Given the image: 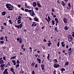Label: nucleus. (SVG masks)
Wrapping results in <instances>:
<instances>
[{
    "label": "nucleus",
    "mask_w": 74,
    "mask_h": 74,
    "mask_svg": "<svg viewBox=\"0 0 74 74\" xmlns=\"http://www.w3.org/2000/svg\"><path fill=\"white\" fill-rule=\"evenodd\" d=\"M5 6H6V8H8V10L9 11H12L14 9V8L12 5L10 4H7Z\"/></svg>",
    "instance_id": "obj_1"
},
{
    "label": "nucleus",
    "mask_w": 74,
    "mask_h": 74,
    "mask_svg": "<svg viewBox=\"0 0 74 74\" xmlns=\"http://www.w3.org/2000/svg\"><path fill=\"white\" fill-rule=\"evenodd\" d=\"M68 41L69 42L73 41V38L72 37V36L71 35H69L68 36Z\"/></svg>",
    "instance_id": "obj_2"
},
{
    "label": "nucleus",
    "mask_w": 74,
    "mask_h": 74,
    "mask_svg": "<svg viewBox=\"0 0 74 74\" xmlns=\"http://www.w3.org/2000/svg\"><path fill=\"white\" fill-rule=\"evenodd\" d=\"M32 10H29V9H25V11L26 12H28V13H30V12H32V11H34L33 10V7H32L31 6Z\"/></svg>",
    "instance_id": "obj_3"
},
{
    "label": "nucleus",
    "mask_w": 74,
    "mask_h": 74,
    "mask_svg": "<svg viewBox=\"0 0 74 74\" xmlns=\"http://www.w3.org/2000/svg\"><path fill=\"white\" fill-rule=\"evenodd\" d=\"M23 25V22H22L20 24L18 25H15L14 26L15 27H18V29H21V28L22 27Z\"/></svg>",
    "instance_id": "obj_4"
},
{
    "label": "nucleus",
    "mask_w": 74,
    "mask_h": 74,
    "mask_svg": "<svg viewBox=\"0 0 74 74\" xmlns=\"http://www.w3.org/2000/svg\"><path fill=\"white\" fill-rule=\"evenodd\" d=\"M53 67L55 69H58L59 67H60L61 66L57 63H53Z\"/></svg>",
    "instance_id": "obj_5"
},
{
    "label": "nucleus",
    "mask_w": 74,
    "mask_h": 74,
    "mask_svg": "<svg viewBox=\"0 0 74 74\" xmlns=\"http://www.w3.org/2000/svg\"><path fill=\"white\" fill-rule=\"evenodd\" d=\"M17 41L18 42H19V44H22L23 43V41L22 40V38H17Z\"/></svg>",
    "instance_id": "obj_6"
},
{
    "label": "nucleus",
    "mask_w": 74,
    "mask_h": 74,
    "mask_svg": "<svg viewBox=\"0 0 74 74\" xmlns=\"http://www.w3.org/2000/svg\"><path fill=\"white\" fill-rule=\"evenodd\" d=\"M29 13L30 14V15H31V16L34 17V16L35 15V13H34V11H32L31 12Z\"/></svg>",
    "instance_id": "obj_7"
},
{
    "label": "nucleus",
    "mask_w": 74,
    "mask_h": 74,
    "mask_svg": "<svg viewBox=\"0 0 74 74\" xmlns=\"http://www.w3.org/2000/svg\"><path fill=\"white\" fill-rule=\"evenodd\" d=\"M41 68L42 69V70H43L42 71L43 72V73H45V70H45V68H44V67H45V65L43 64H42L41 65Z\"/></svg>",
    "instance_id": "obj_8"
},
{
    "label": "nucleus",
    "mask_w": 74,
    "mask_h": 74,
    "mask_svg": "<svg viewBox=\"0 0 74 74\" xmlns=\"http://www.w3.org/2000/svg\"><path fill=\"white\" fill-rule=\"evenodd\" d=\"M67 6H68L67 7V9L68 10H70V7H71V3L70 2L69 3Z\"/></svg>",
    "instance_id": "obj_9"
},
{
    "label": "nucleus",
    "mask_w": 74,
    "mask_h": 74,
    "mask_svg": "<svg viewBox=\"0 0 74 74\" xmlns=\"http://www.w3.org/2000/svg\"><path fill=\"white\" fill-rule=\"evenodd\" d=\"M8 69L7 68L5 69L4 71L3 72V74H8Z\"/></svg>",
    "instance_id": "obj_10"
},
{
    "label": "nucleus",
    "mask_w": 74,
    "mask_h": 74,
    "mask_svg": "<svg viewBox=\"0 0 74 74\" xmlns=\"http://www.w3.org/2000/svg\"><path fill=\"white\" fill-rule=\"evenodd\" d=\"M34 20L35 21H36V22H39L40 21H39V20L37 18V17L35 16V18H34Z\"/></svg>",
    "instance_id": "obj_11"
},
{
    "label": "nucleus",
    "mask_w": 74,
    "mask_h": 74,
    "mask_svg": "<svg viewBox=\"0 0 74 74\" xmlns=\"http://www.w3.org/2000/svg\"><path fill=\"white\" fill-rule=\"evenodd\" d=\"M3 59V58H0V64H1L4 63V61Z\"/></svg>",
    "instance_id": "obj_12"
},
{
    "label": "nucleus",
    "mask_w": 74,
    "mask_h": 74,
    "mask_svg": "<svg viewBox=\"0 0 74 74\" xmlns=\"http://www.w3.org/2000/svg\"><path fill=\"white\" fill-rule=\"evenodd\" d=\"M63 21L64 23H67V18H63Z\"/></svg>",
    "instance_id": "obj_13"
},
{
    "label": "nucleus",
    "mask_w": 74,
    "mask_h": 74,
    "mask_svg": "<svg viewBox=\"0 0 74 74\" xmlns=\"http://www.w3.org/2000/svg\"><path fill=\"white\" fill-rule=\"evenodd\" d=\"M58 60L57 59H54L53 60V62L54 63H56L58 62Z\"/></svg>",
    "instance_id": "obj_14"
},
{
    "label": "nucleus",
    "mask_w": 74,
    "mask_h": 74,
    "mask_svg": "<svg viewBox=\"0 0 74 74\" xmlns=\"http://www.w3.org/2000/svg\"><path fill=\"white\" fill-rule=\"evenodd\" d=\"M60 71H62L61 73H63V71H66V70L64 68H62V69H60Z\"/></svg>",
    "instance_id": "obj_15"
},
{
    "label": "nucleus",
    "mask_w": 74,
    "mask_h": 74,
    "mask_svg": "<svg viewBox=\"0 0 74 74\" xmlns=\"http://www.w3.org/2000/svg\"><path fill=\"white\" fill-rule=\"evenodd\" d=\"M35 64H36L35 63V62H34V61L32 62L31 64V66H32V67H34Z\"/></svg>",
    "instance_id": "obj_16"
},
{
    "label": "nucleus",
    "mask_w": 74,
    "mask_h": 74,
    "mask_svg": "<svg viewBox=\"0 0 74 74\" xmlns=\"http://www.w3.org/2000/svg\"><path fill=\"white\" fill-rule=\"evenodd\" d=\"M64 29L65 31L69 29V27L67 26H65L64 28Z\"/></svg>",
    "instance_id": "obj_17"
},
{
    "label": "nucleus",
    "mask_w": 74,
    "mask_h": 74,
    "mask_svg": "<svg viewBox=\"0 0 74 74\" xmlns=\"http://www.w3.org/2000/svg\"><path fill=\"white\" fill-rule=\"evenodd\" d=\"M37 5L38 6V7H39L40 8L42 7V6H41V4H40V3H38V2H37Z\"/></svg>",
    "instance_id": "obj_18"
},
{
    "label": "nucleus",
    "mask_w": 74,
    "mask_h": 74,
    "mask_svg": "<svg viewBox=\"0 0 74 74\" xmlns=\"http://www.w3.org/2000/svg\"><path fill=\"white\" fill-rule=\"evenodd\" d=\"M33 4L32 5L33 7H36L37 6V3L36 2L33 3Z\"/></svg>",
    "instance_id": "obj_19"
},
{
    "label": "nucleus",
    "mask_w": 74,
    "mask_h": 74,
    "mask_svg": "<svg viewBox=\"0 0 74 74\" xmlns=\"http://www.w3.org/2000/svg\"><path fill=\"white\" fill-rule=\"evenodd\" d=\"M61 4L62 5L63 7H64V6H65V5H66V3H65L64 2V1H62Z\"/></svg>",
    "instance_id": "obj_20"
},
{
    "label": "nucleus",
    "mask_w": 74,
    "mask_h": 74,
    "mask_svg": "<svg viewBox=\"0 0 74 74\" xmlns=\"http://www.w3.org/2000/svg\"><path fill=\"white\" fill-rule=\"evenodd\" d=\"M21 19H18V21H17V24H20L21 23H22V22H21Z\"/></svg>",
    "instance_id": "obj_21"
},
{
    "label": "nucleus",
    "mask_w": 74,
    "mask_h": 74,
    "mask_svg": "<svg viewBox=\"0 0 74 74\" xmlns=\"http://www.w3.org/2000/svg\"><path fill=\"white\" fill-rule=\"evenodd\" d=\"M54 30H55L56 32H57V33H59L58 31V27H56L54 28Z\"/></svg>",
    "instance_id": "obj_22"
},
{
    "label": "nucleus",
    "mask_w": 74,
    "mask_h": 74,
    "mask_svg": "<svg viewBox=\"0 0 74 74\" xmlns=\"http://www.w3.org/2000/svg\"><path fill=\"white\" fill-rule=\"evenodd\" d=\"M3 60H5V61H6V60H7L6 59V57H5L4 56V55L3 56Z\"/></svg>",
    "instance_id": "obj_23"
},
{
    "label": "nucleus",
    "mask_w": 74,
    "mask_h": 74,
    "mask_svg": "<svg viewBox=\"0 0 74 74\" xmlns=\"http://www.w3.org/2000/svg\"><path fill=\"white\" fill-rule=\"evenodd\" d=\"M5 14H6V12H5L4 11L2 12V14L3 16H4Z\"/></svg>",
    "instance_id": "obj_24"
},
{
    "label": "nucleus",
    "mask_w": 74,
    "mask_h": 74,
    "mask_svg": "<svg viewBox=\"0 0 74 74\" xmlns=\"http://www.w3.org/2000/svg\"><path fill=\"white\" fill-rule=\"evenodd\" d=\"M37 61H38V62L39 63H41V60H40V59H39L38 58H37Z\"/></svg>",
    "instance_id": "obj_25"
},
{
    "label": "nucleus",
    "mask_w": 74,
    "mask_h": 74,
    "mask_svg": "<svg viewBox=\"0 0 74 74\" xmlns=\"http://www.w3.org/2000/svg\"><path fill=\"white\" fill-rule=\"evenodd\" d=\"M68 53L69 54H70V51H71V48H70L68 50Z\"/></svg>",
    "instance_id": "obj_26"
},
{
    "label": "nucleus",
    "mask_w": 74,
    "mask_h": 74,
    "mask_svg": "<svg viewBox=\"0 0 74 74\" xmlns=\"http://www.w3.org/2000/svg\"><path fill=\"white\" fill-rule=\"evenodd\" d=\"M16 69H18V67H19V64H17L16 66Z\"/></svg>",
    "instance_id": "obj_27"
},
{
    "label": "nucleus",
    "mask_w": 74,
    "mask_h": 74,
    "mask_svg": "<svg viewBox=\"0 0 74 74\" xmlns=\"http://www.w3.org/2000/svg\"><path fill=\"white\" fill-rule=\"evenodd\" d=\"M48 19L49 20L48 21V23H49V22H50V21H51V18H50V17H49V16H48Z\"/></svg>",
    "instance_id": "obj_28"
},
{
    "label": "nucleus",
    "mask_w": 74,
    "mask_h": 74,
    "mask_svg": "<svg viewBox=\"0 0 74 74\" xmlns=\"http://www.w3.org/2000/svg\"><path fill=\"white\" fill-rule=\"evenodd\" d=\"M16 58V56H13L10 58V59H15V58Z\"/></svg>",
    "instance_id": "obj_29"
},
{
    "label": "nucleus",
    "mask_w": 74,
    "mask_h": 74,
    "mask_svg": "<svg viewBox=\"0 0 74 74\" xmlns=\"http://www.w3.org/2000/svg\"><path fill=\"white\" fill-rule=\"evenodd\" d=\"M14 70L13 68L12 67L10 69V71H11L12 73L13 72H14Z\"/></svg>",
    "instance_id": "obj_30"
},
{
    "label": "nucleus",
    "mask_w": 74,
    "mask_h": 74,
    "mask_svg": "<svg viewBox=\"0 0 74 74\" xmlns=\"http://www.w3.org/2000/svg\"><path fill=\"white\" fill-rule=\"evenodd\" d=\"M9 22L10 24H11V25H12V21H11V20H9Z\"/></svg>",
    "instance_id": "obj_31"
},
{
    "label": "nucleus",
    "mask_w": 74,
    "mask_h": 74,
    "mask_svg": "<svg viewBox=\"0 0 74 74\" xmlns=\"http://www.w3.org/2000/svg\"><path fill=\"white\" fill-rule=\"evenodd\" d=\"M27 8H28V9H31V8H32V6H27Z\"/></svg>",
    "instance_id": "obj_32"
},
{
    "label": "nucleus",
    "mask_w": 74,
    "mask_h": 74,
    "mask_svg": "<svg viewBox=\"0 0 74 74\" xmlns=\"http://www.w3.org/2000/svg\"><path fill=\"white\" fill-rule=\"evenodd\" d=\"M20 63V62L19 60L18 59L16 61V64H19Z\"/></svg>",
    "instance_id": "obj_33"
},
{
    "label": "nucleus",
    "mask_w": 74,
    "mask_h": 74,
    "mask_svg": "<svg viewBox=\"0 0 74 74\" xmlns=\"http://www.w3.org/2000/svg\"><path fill=\"white\" fill-rule=\"evenodd\" d=\"M21 19H22V17H21V16H19L18 17V19L21 20Z\"/></svg>",
    "instance_id": "obj_34"
},
{
    "label": "nucleus",
    "mask_w": 74,
    "mask_h": 74,
    "mask_svg": "<svg viewBox=\"0 0 74 74\" xmlns=\"http://www.w3.org/2000/svg\"><path fill=\"white\" fill-rule=\"evenodd\" d=\"M69 62H66L65 63V65H66V66H68L69 65Z\"/></svg>",
    "instance_id": "obj_35"
},
{
    "label": "nucleus",
    "mask_w": 74,
    "mask_h": 74,
    "mask_svg": "<svg viewBox=\"0 0 74 74\" xmlns=\"http://www.w3.org/2000/svg\"><path fill=\"white\" fill-rule=\"evenodd\" d=\"M42 47L43 49H45V47L43 46V45H42Z\"/></svg>",
    "instance_id": "obj_36"
},
{
    "label": "nucleus",
    "mask_w": 74,
    "mask_h": 74,
    "mask_svg": "<svg viewBox=\"0 0 74 74\" xmlns=\"http://www.w3.org/2000/svg\"><path fill=\"white\" fill-rule=\"evenodd\" d=\"M52 23L53 24V25H55V21L53 20H52Z\"/></svg>",
    "instance_id": "obj_37"
},
{
    "label": "nucleus",
    "mask_w": 74,
    "mask_h": 74,
    "mask_svg": "<svg viewBox=\"0 0 74 74\" xmlns=\"http://www.w3.org/2000/svg\"><path fill=\"white\" fill-rule=\"evenodd\" d=\"M37 67H38V64H37L35 66V68H37Z\"/></svg>",
    "instance_id": "obj_38"
},
{
    "label": "nucleus",
    "mask_w": 74,
    "mask_h": 74,
    "mask_svg": "<svg viewBox=\"0 0 74 74\" xmlns=\"http://www.w3.org/2000/svg\"><path fill=\"white\" fill-rule=\"evenodd\" d=\"M32 74H36V73H35V72L34 71V70L32 71Z\"/></svg>",
    "instance_id": "obj_39"
},
{
    "label": "nucleus",
    "mask_w": 74,
    "mask_h": 74,
    "mask_svg": "<svg viewBox=\"0 0 74 74\" xmlns=\"http://www.w3.org/2000/svg\"><path fill=\"white\" fill-rule=\"evenodd\" d=\"M1 44H4V41L3 40L1 41L0 42Z\"/></svg>",
    "instance_id": "obj_40"
},
{
    "label": "nucleus",
    "mask_w": 74,
    "mask_h": 74,
    "mask_svg": "<svg viewBox=\"0 0 74 74\" xmlns=\"http://www.w3.org/2000/svg\"><path fill=\"white\" fill-rule=\"evenodd\" d=\"M59 59L60 61H62V58H61V57L60 56Z\"/></svg>",
    "instance_id": "obj_41"
},
{
    "label": "nucleus",
    "mask_w": 74,
    "mask_h": 74,
    "mask_svg": "<svg viewBox=\"0 0 74 74\" xmlns=\"http://www.w3.org/2000/svg\"><path fill=\"white\" fill-rule=\"evenodd\" d=\"M4 40V37H1L0 38V40Z\"/></svg>",
    "instance_id": "obj_42"
},
{
    "label": "nucleus",
    "mask_w": 74,
    "mask_h": 74,
    "mask_svg": "<svg viewBox=\"0 0 74 74\" xmlns=\"http://www.w3.org/2000/svg\"><path fill=\"white\" fill-rule=\"evenodd\" d=\"M51 10L52 11V12H55V10H54V8H52L51 9Z\"/></svg>",
    "instance_id": "obj_43"
},
{
    "label": "nucleus",
    "mask_w": 74,
    "mask_h": 74,
    "mask_svg": "<svg viewBox=\"0 0 74 74\" xmlns=\"http://www.w3.org/2000/svg\"><path fill=\"white\" fill-rule=\"evenodd\" d=\"M70 54H69V55H71V53H72V50L71 51H70V52L69 51Z\"/></svg>",
    "instance_id": "obj_44"
},
{
    "label": "nucleus",
    "mask_w": 74,
    "mask_h": 74,
    "mask_svg": "<svg viewBox=\"0 0 74 74\" xmlns=\"http://www.w3.org/2000/svg\"><path fill=\"white\" fill-rule=\"evenodd\" d=\"M64 1L66 3H67L69 1V0H64Z\"/></svg>",
    "instance_id": "obj_45"
},
{
    "label": "nucleus",
    "mask_w": 74,
    "mask_h": 74,
    "mask_svg": "<svg viewBox=\"0 0 74 74\" xmlns=\"http://www.w3.org/2000/svg\"><path fill=\"white\" fill-rule=\"evenodd\" d=\"M56 71L55 70L53 71V74H56Z\"/></svg>",
    "instance_id": "obj_46"
},
{
    "label": "nucleus",
    "mask_w": 74,
    "mask_h": 74,
    "mask_svg": "<svg viewBox=\"0 0 74 74\" xmlns=\"http://www.w3.org/2000/svg\"><path fill=\"white\" fill-rule=\"evenodd\" d=\"M55 21H58V19L57 18H55Z\"/></svg>",
    "instance_id": "obj_47"
},
{
    "label": "nucleus",
    "mask_w": 74,
    "mask_h": 74,
    "mask_svg": "<svg viewBox=\"0 0 74 74\" xmlns=\"http://www.w3.org/2000/svg\"><path fill=\"white\" fill-rule=\"evenodd\" d=\"M40 26H42L43 25V23H42V22H41L40 23Z\"/></svg>",
    "instance_id": "obj_48"
},
{
    "label": "nucleus",
    "mask_w": 74,
    "mask_h": 74,
    "mask_svg": "<svg viewBox=\"0 0 74 74\" xmlns=\"http://www.w3.org/2000/svg\"><path fill=\"white\" fill-rule=\"evenodd\" d=\"M48 47H50V46L51 45V44H50V43H49L48 44Z\"/></svg>",
    "instance_id": "obj_49"
},
{
    "label": "nucleus",
    "mask_w": 74,
    "mask_h": 74,
    "mask_svg": "<svg viewBox=\"0 0 74 74\" xmlns=\"http://www.w3.org/2000/svg\"><path fill=\"white\" fill-rule=\"evenodd\" d=\"M27 4L26 2H25V7L27 8Z\"/></svg>",
    "instance_id": "obj_50"
},
{
    "label": "nucleus",
    "mask_w": 74,
    "mask_h": 74,
    "mask_svg": "<svg viewBox=\"0 0 74 74\" xmlns=\"http://www.w3.org/2000/svg\"><path fill=\"white\" fill-rule=\"evenodd\" d=\"M35 10L36 11H38V8L37 7H36L35 8Z\"/></svg>",
    "instance_id": "obj_51"
},
{
    "label": "nucleus",
    "mask_w": 74,
    "mask_h": 74,
    "mask_svg": "<svg viewBox=\"0 0 74 74\" xmlns=\"http://www.w3.org/2000/svg\"><path fill=\"white\" fill-rule=\"evenodd\" d=\"M12 63H14L16 62L15 61V60H12Z\"/></svg>",
    "instance_id": "obj_52"
},
{
    "label": "nucleus",
    "mask_w": 74,
    "mask_h": 74,
    "mask_svg": "<svg viewBox=\"0 0 74 74\" xmlns=\"http://www.w3.org/2000/svg\"><path fill=\"white\" fill-rule=\"evenodd\" d=\"M0 67H1V68H3L4 67V66H3V64L1 65Z\"/></svg>",
    "instance_id": "obj_53"
},
{
    "label": "nucleus",
    "mask_w": 74,
    "mask_h": 74,
    "mask_svg": "<svg viewBox=\"0 0 74 74\" xmlns=\"http://www.w3.org/2000/svg\"><path fill=\"white\" fill-rule=\"evenodd\" d=\"M3 25H5V26H7V23H3Z\"/></svg>",
    "instance_id": "obj_54"
},
{
    "label": "nucleus",
    "mask_w": 74,
    "mask_h": 74,
    "mask_svg": "<svg viewBox=\"0 0 74 74\" xmlns=\"http://www.w3.org/2000/svg\"><path fill=\"white\" fill-rule=\"evenodd\" d=\"M8 66H11V65H10V62H8Z\"/></svg>",
    "instance_id": "obj_55"
},
{
    "label": "nucleus",
    "mask_w": 74,
    "mask_h": 74,
    "mask_svg": "<svg viewBox=\"0 0 74 74\" xmlns=\"http://www.w3.org/2000/svg\"><path fill=\"white\" fill-rule=\"evenodd\" d=\"M62 52V53H64L66 52V51H65V50H63Z\"/></svg>",
    "instance_id": "obj_56"
},
{
    "label": "nucleus",
    "mask_w": 74,
    "mask_h": 74,
    "mask_svg": "<svg viewBox=\"0 0 74 74\" xmlns=\"http://www.w3.org/2000/svg\"><path fill=\"white\" fill-rule=\"evenodd\" d=\"M50 56V54H48V56H47V58H49Z\"/></svg>",
    "instance_id": "obj_57"
},
{
    "label": "nucleus",
    "mask_w": 74,
    "mask_h": 74,
    "mask_svg": "<svg viewBox=\"0 0 74 74\" xmlns=\"http://www.w3.org/2000/svg\"><path fill=\"white\" fill-rule=\"evenodd\" d=\"M42 29H45V26H44L43 27H42Z\"/></svg>",
    "instance_id": "obj_58"
},
{
    "label": "nucleus",
    "mask_w": 74,
    "mask_h": 74,
    "mask_svg": "<svg viewBox=\"0 0 74 74\" xmlns=\"http://www.w3.org/2000/svg\"><path fill=\"white\" fill-rule=\"evenodd\" d=\"M21 5L20 4H19L18 5V8H21Z\"/></svg>",
    "instance_id": "obj_59"
},
{
    "label": "nucleus",
    "mask_w": 74,
    "mask_h": 74,
    "mask_svg": "<svg viewBox=\"0 0 74 74\" xmlns=\"http://www.w3.org/2000/svg\"><path fill=\"white\" fill-rule=\"evenodd\" d=\"M22 48H23V47H24V45L23 44H22V45L21 46Z\"/></svg>",
    "instance_id": "obj_60"
},
{
    "label": "nucleus",
    "mask_w": 74,
    "mask_h": 74,
    "mask_svg": "<svg viewBox=\"0 0 74 74\" xmlns=\"http://www.w3.org/2000/svg\"><path fill=\"white\" fill-rule=\"evenodd\" d=\"M34 51V52H36V51H37V49H35Z\"/></svg>",
    "instance_id": "obj_61"
},
{
    "label": "nucleus",
    "mask_w": 74,
    "mask_h": 74,
    "mask_svg": "<svg viewBox=\"0 0 74 74\" xmlns=\"http://www.w3.org/2000/svg\"><path fill=\"white\" fill-rule=\"evenodd\" d=\"M64 41L62 42H61V45H63L64 44Z\"/></svg>",
    "instance_id": "obj_62"
},
{
    "label": "nucleus",
    "mask_w": 74,
    "mask_h": 74,
    "mask_svg": "<svg viewBox=\"0 0 74 74\" xmlns=\"http://www.w3.org/2000/svg\"><path fill=\"white\" fill-rule=\"evenodd\" d=\"M57 3H58V4H60V2L59 1V0H58L57 1Z\"/></svg>",
    "instance_id": "obj_63"
},
{
    "label": "nucleus",
    "mask_w": 74,
    "mask_h": 74,
    "mask_svg": "<svg viewBox=\"0 0 74 74\" xmlns=\"http://www.w3.org/2000/svg\"><path fill=\"white\" fill-rule=\"evenodd\" d=\"M4 68H2L1 69V71H2L3 70H4Z\"/></svg>",
    "instance_id": "obj_64"
}]
</instances>
